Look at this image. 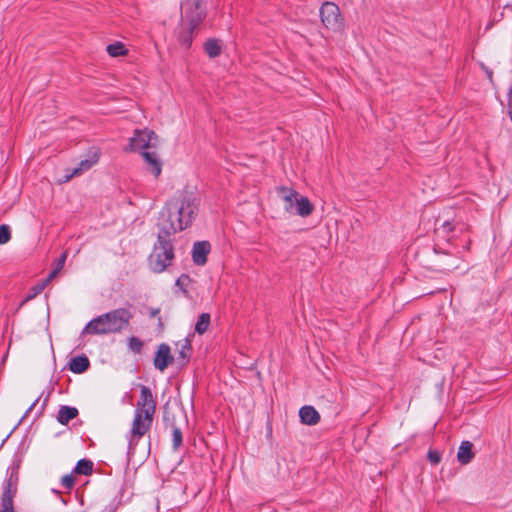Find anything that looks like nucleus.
Returning a JSON list of instances; mask_svg holds the SVG:
<instances>
[{
	"mask_svg": "<svg viewBox=\"0 0 512 512\" xmlns=\"http://www.w3.org/2000/svg\"><path fill=\"white\" fill-rule=\"evenodd\" d=\"M198 198L185 192L171 199L160 213L158 227L166 236L191 225L198 211Z\"/></svg>",
	"mask_w": 512,
	"mask_h": 512,
	"instance_id": "f257e3e1",
	"label": "nucleus"
},
{
	"mask_svg": "<svg viewBox=\"0 0 512 512\" xmlns=\"http://www.w3.org/2000/svg\"><path fill=\"white\" fill-rule=\"evenodd\" d=\"M130 318L128 310L116 309L91 320L82 333L97 335L120 332L128 326Z\"/></svg>",
	"mask_w": 512,
	"mask_h": 512,
	"instance_id": "f03ea898",
	"label": "nucleus"
},
{
	"mask_svg": "<svg viewBox=\"0 0 512 512\" xmlns=\"http://www.w3.org/2000/svg\"><path fill=\"white\" fill-rule=\"evenodd\" d=\"M277 193L287 213L301 217H308L312 214L314 210L313 204L307 197L302 196L293 188L281 186L277 188Z\"/></svg>",
	"mask_w": 512,
	"mask_h": 512,
	"instance_id": "7ed1b4c3",
	"label": "nucleus"
},
{
	"mask_svg": "<svg viewBox=\"0 0 512 512\" xmlns=\"http://www.w3.org/2000/svg\"><path fill=\"white\" fill-rule=\"evenodd\" d=\"M162 234L163 233L160 232L158 235V241L154 245L153 251L149 257V266L157 273L163 272L174 258L172 245Z\"/></svg>",
	"mask_w": 512,
	"mask_h": 512,
	"instance_id": "20e7f679",
	"label": "nucleus"
},
{
	"mask_svg": "<svg viewBox=\"0 0 512 512\" xmlns=\"http://www.w3.org/2000/svg\"><path fill=\"white\" fill-rule=\"evenodd\" d=\"M184 18L189 22L190 30L195 29L205 18L202 0H185L182 4Z\"/></svg>",
	"mask_w": 512,
	"mask_h": 512,
	"instance_id": "39448f33",
	"label": "nucleus"
},
{
	"mask_svg": "<svg viewBox=\"0 0 512 512\" xmlns=\"http://www.w3.org/2000/svg\"><path fill=\"white\" fill-rule=\"evenodd\" d=\"M321 20L324 26L337 31L342 27V19L339 7L332 2H325L320 10Z\"/></svg>",
	"mask_w": 512,
	"mask_h": 512,
	"instance_id": "423d86ee",
	"label": "nucleus"
},
{
	"mask_svg": "<svg viewBox=\"0 0 512 512\" xmlns=\"http://www.w3.org/2000/svg\"><path fill=\"white\" fill-rule=\"evenodd\" d=\"M158 145L157 135L148 129L136 130L134 136L130 138L129 150L137 151L156 147Z\"/></svg>",
	"mask_w": 512,
	"mask_h": 512,
	"instance_id": "0eeeda50",
	"label": "nucleus"
},
{
	"mask_svg": "<svg viewBox=\"0 0 512 512\" xmlns=\"http://www.w3.org/2000/svg\"><path fill=\"white\" fill-rule=\"evenodd\" d=\"M154 415H147L143 412L135 411L131 426V441L144 436L150 429Z\"/></svg>",
	"mask_w": 512,
	"mask_h": 512,
	"instance_id": "6e6552de",
	"label": "nucleus"
},
{
	"mask_svg": "<svg viewBox=\"0 0 512 512\" xmlns=\"http://www.w3.org/2000/svg\"><path fill=\"white\" fill-rule=\"evenodd\" d=\"M156 410V403L154 401L152 392L146 386H141L140 398L137 402L135 411L143 412L147 415H154Z\"/></svg>",
	"mask_w": 512,
	"mask_h": 512,
	"instance_id": "1a4fd4ad",
	"label": "nucleus"
},
{
	"mask_svg": "<svg viewBox=\"0 0 512 512\" xmlns=\"http://www.w3.org/2000/svg\"><path fill=\"white\" fill-rule=\"evenodd\" d=\"M172 360L173 357L170 352V347L167 344H161L154 358L155 367L162 372L168 367Z\"/></svg>",
	"mask_w": 512,
	"mask_h": 512,
	"instance_id": "9d476101",
	"label": "nucleus"
},
{
	"mask_svg": "<svg viewBox=\"0 0 512 512\" xmlns=\"http://www.w3.org/2000/svg\"><path fill=\"white\" fill-rule=\"evenodd\" d=\"M99 160V154L97 151H94L89 155V157L85 160H82L79 165L73 169V172L70 175L65 176V181H69L73 176H78L83 172L92 168Z\"/></svg>",
	"mask_w": 512,
	"mask_h": 512,
	"instance_id": "9b49d317",
	"label": "nucleus"
},
{
	"mask_svg": "<svg viewBox=\"0 0 512 512\" xmlns=\"http://www.w3.org/2000/svg\"><path fill=\"white\" fill-rule=\"evenodd\" d=\"M142 156L147 164V169L155 177H158L162 171L161 161L155 152H143Z\"/></svg>",
	"mask_w": 512,
	"mask_h": 512,
	"instance_id": "f8f14e48",
	"label": "nucleus"
},
{
	"mask_svg": "<svg viewBox=\"0 0 512 512\" xmlns=\"http://www.w3.org/2000/svg\"><path fill=\"white\" fill-rule=\"evenodd\" d=\"M209 251L210 245L208 242L203 241L195 243L192 250L193 261L198 265L205 264Z\"/></svg>",
	"mask_w": 512,
	"mask_h": 512,
	"instance_id": "ddd939ff",
	"label": "nucleus"
},
{
	"mask_svg": "<svg viewBox=\"0 0 512 512\" xmlns=\"http://www.w3.org/2000/svg\"><path fill=\"white\" fill-rule=\"evenodd\" d=\"M301 422L306 425H316L320 420V415L312 406H303L299 410Z\"/></svg>",
	"mask_w": 512,
	"mask_h": 512,
	"instance_id": "4468645a",
	"label": "nucleus"
},
{
	"mask_svg": "<svg viewBox=\"0 0 512 512\" xmlns=\"http://www.w3.org/2000/svg\"><path fill=\"white\" fill-rule=\"evenodd\" d=\"M473 457L474 453L472 452V443L469 441L462 442L457 453L458 461L461 464L466 465L471 462Z\"/></svg>",
	"mask_w": 512,
	"mask_h": 512,
	"instance_id": "2eb2a0df",
	"label": "nucleus"
},
{
	"mask_svg": "<svg viewBox=\"0 0 512 512\" xmlns=\"http://www.w3.org/2000/svg\"><path fill=\"white\" fill-rule=\"evenodd\" d=\"M13 496L14 493L11 491V483L9 482L0 502V512H14Z\"/></svg>",
	"mask_w": 512,
	"mask_h": 512,
	"instance_id": "dca6fc26",
	"label": "nucleus"
},
{
	"mask_svg": "<svg viewBox=\"0 0 512 512\" xmlns=\"http://www.w3.org/2000/svg\"><path fill=\"white\" fill-rule=\"evenodd\" d=\"M90 365L89 359L86 356H77L71 359L69 362V369L73 373H83L85 372Z\"/></svg>",
	"mask_w": 512,
	"mask_h": 512,
	"instance_id": "f3484780",
	"label": "nucleus"
},
{
	"mask_svg": "<svg viewBox=\"0 0 512 512\" xmlns=\"http://www.w3.org/2000/svg\"><path fill=\"white\" fill-rule=\"evenodd\" d=\"M78 414V410L74 407L62 406L58 411L57 420L61 424H67L74 419Z\"/></svg>",
	"mask_w": 512,
	"mask_h": 512,
	"instance_id": "a211bd4d",
	"label": "nucleus"
},
{
	"mask_svg": "<svg viewBox=\"0 0 512 512\" xmlns=\"http://www.w3.org/2000/svg\"><path fill=\"white\" fill-rule=\"evenodd\" d=\"M204 49L208 56L211 58L217 57L221 53L220 42L216 39L207 40L205 42Z\"/></svg>",
	"mask_w": 512,
	"mask_h": 512,
	"instance_id": "6ab92c4d",
	"label": "nucleus"
},
{
	"mask_svg": "<svg viewBox=\"0 0 512 512\" xmlns=\"http://www.w3.org/2000/svg\"><path fill=\"white\" fill-rule=\"evenodd\" d=\"M106 51L111 57L125 56L128 53V50L122 42L109 44Z\"/></svg>",
	"mask_w": 512,
	"mask_h": 512,
	"instance_id": "aec40b11",
	"label": "nucleus"
},
{
	"mask_svg": "<svg viewBox=\"0 0 512 512\" xmlns=\"http://www.w3.org/2000/svg\"><path fill=\"white\" fill-rule=\"evenodd\" d=\"M93 463L87 459H81L77 462L74 472L79 475H89L92 472Z\"/></svg>",
	"mask_w": 512,
	"mask_h": 512,
	"instance_id": "412c9836",
	"label": "nucleus"
},
{
	"mask_svg": "<svg viewBox=\"0 0 512 512\" xmlns=\"http://www.w3.org/2000/svg\"><path fill=\"white\" fill-rule=\"evenodd\" d=\"M210 325V315L208 313H203L199 316L198 321L195 325V331L198 334H204Z\"/></svg>",
	"mask_w": 512,
	"mask_h": 512,
	"instance_id": "4be33fe9",
	"label": "nucleus"
},
{
	"mask_svg": "<svg viewBox=\"0 0 512 512\" xmlns=\"http://www.w3.org/2000/svg\"><path fill=\"white\" fill-rule=\"evenodd\" d=\"M51 281H48V279L46 278L44 281H42L41 283H38L36 284L35 286H33L30 291H29V294L27 295L25 301H28V300H31L33 299L34 297H36L37 295H39L44 289L45 287L50 283Z\"/></svg>",
	"mask_w": 512,
	"mask_h": 512,
	"instance_id": "5701e85b",
	"label": "nucleus"
},
{
	"mask_svg": "<svg viewBox=\"0 0 512 512\" xmlns=\"http://www.w3.org/2000/svg\"><path fill=\"white\" fill-rule=\"evenodd\" d=\"M66 259H67V251H65L61 254L55 268L51 271V273L47 277L48 281H52L58 275L60 270L63 268Z\"/></svg>",
	"mask_w": 512,
	"mask_h": 512,
	"instance_id": "b1692460",
	"label": "nucleus"
},
{
	"mask_svg": "<svg viewBox=\"0 0 512 512\" xmlns=\"http://www.w3.org/2000/svg\"><path fill=\"white\" fill-rule=\"evenodd\" d=\"M11 239V231L10 227L8 225H1L0 226V245L6 244Z\"/></svg>",
	"mask_w": 512,
	"mask_h": 512,
	"instance_id": "393cba45",
	"label": "nucleus"
},
{
	"mask_svg": "<svg viewBox=\"0 0 512 512\" xmlns=\"http://www.w3.org/2000/svg\"><path fill=\"white\" fill-rule=\"evenodd\" d=\"M173 446L177 449L182 444V432L179 428H174L172 433Z\"/></svg>",
	"mask_w": 512,
	"mask_h": 512,
	"instance_id": "a878e982",
	"label": "nucleus"
},
{
	"mask_svg": "<svg viewBox=\"0 0 512 512\" xmlns=\"http://www.w3.org/2000/svg\"><path fill=\"white\" fill-rule=\"evenodd\" d=\"M129 347L131 350L139 352L142 348V342L136 337H131L129 339Z\"/></svg>",
	"mask_w": 512,
	"mask_h": 512,
	"instance_id": "bb28decb",
	"label": "nucleus"
},
{
	"mask_svg": "<svg viewBox=\"0 0 512 512\" xmlns=\"http://www.w3.org/2000/svg\"><path fill=\"white\" fill-rule=\"evenodd\" d=\"M427 457H428V460L433 465H436L441 461V455L436 450H429Z\"/></svg>",
	"mask_w": 512,
	"mask_h": 512,
	"instance_id": "cd10ccee",
	"label": "nucleus"
},
{
	"mask_svg": "<svg viewBox=\"0 0 512 512\" xmlns=\"http://www.w3.org/2000/svg\"><path fill=\"white\" fill-rule=\"evenodd\" d=\"M62 485L66 489H71L74 485V478L72 475H65L62 477Z\"/></svg>",
	"mask_w": 512,
	"mask_h": 512,
	"instance_id": "c85d7f7f",
	"label": "nucleus"
},
{
	"mask_svg": "<svg viewBox=\"0 0 512 512\" xmlns=\"http://www.w3.org/2000/svg\"><path fill=\"white\" fill-rule=\"evenodd\" d=\"M178 344L181 345V351H180V354L183 358H185L187 356L186 354V350H189L190 349V341L188 338H185L183 339L182 341H180Z\"/></svg>",
	"mask_w": 512,
	"mask_h": 512,
	"instance_id": "c756f323",
	"label": "nucleus"
},
{
	"mask_svg": "<svg viewBox=\"0 0 512 512\" xmlns=\"http://www.w3.org/2000/svg\"><path fill=\"white\" fill-rule=\"evenodd\" d=\"M508 111L512 118V88L510 89L509 95H508Z\"/></svg>",
	"mask_w": 512,
	"mask_h": 512,
	"instance_id": "7c9ffc66",
	"label": "nucleus"
},
{
	"mask_svg": "<svg viewBox=\"0 0 512 512\" xmlns=\"http://www.w3.org/2000/svg\"><path fill=\"white\" fill-rule=\"evenodd\" d=\"M181 44L185 49H188L191 45V40L189 38H185L182 40Z\"/></svg>",
	"mask_w": 512,
	"mask_h": 512,
	"instance_id": "2f4dec72",
	"label": "nucleus"
},
{
	"mask_svg": "<svg viewBox=\"0 0 512 512\" xmlns=\"http://www.w3.org/2000/svg\"><path fill=\"white\" fill-rule=\"evenodd\" d=\"M443 230L446 231V232H450L452 230L450 223L445 222L443 224Z\"/></svg>",
	"mask_w": 512,
	"mask_h": 512,
	"instance_id": "473e14b6",
	"label": "nucleus"
},
{
	"mask_svg": "<svg viewBox=\"0 0 512 512\" xmlns=\"http://www.w3.org/2000/svg\"><path fill=\"white\" fill-rule=\"evenodd\" d=\"M39 398H36L34 402L31 404V406L28 408L27 413L33 409V407L37 404Z\"/></svg>",
	"mask_w": 512,
	"mask_h": 512,
	"instance_id": "72a5a7b5",
	"label": "nucleus"
},
{
	"mask_svg": "<svg viewBox=\"0 0 512 512\" xmlns=\"http://www.w3.org/2000/svg\"><path fill=\"white\" fill-rule=\"evenodd\" d=\"M182 280H183V278H179V279L177 280V285H182Z\"/></svg>",
	"mask_w": 512,
	"mask_h": 512,
	"instance_id": "f704fd0d",
	"label": "nucleus"
}]
</instances>
